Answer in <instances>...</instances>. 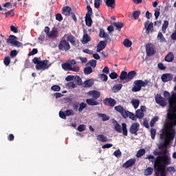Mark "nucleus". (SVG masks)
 <instances>
[{"instance_id": "28", "label": "nucleus", "mask_w": 176, "mask_h": 176, "mask_svg": "<svg viewBox=\"0 0 176 176\" xmlns=\"http://www.w3.org/2000/svg\"><path fill=\"white\" fill-rule=\"evenodd\" d=\"M113 25L114 27H116L117 30L120 31V30H122V28L124 27V23H123L122 22H114Z\"/></svg>"}, {"instance_id": "62", "label": "nucleus", "mask_w": 176, "mask_h": 176, "mask_svg": "<svg viewBox=\"0 0 176 176\" xmlns=\"http://www.w3.org/2000/svg\"><path fill=\"white\" fill-rule=\"evenodd\" d=\"M87 13L86 14H89V16H92L93 10L91 9V7H90V6H87Z\"/></svg>"}, {"instance_id": "55", "label": "nucleus", "mask_w": 176, "mask_h": 176, "mask_svg": "<svg viewBox=\"0 0 176 176\" xmlns=\"http://www.w3.org/2000/svg\"><path fill=\"white\" fill-rule=\"evenodd\" d=\"M114 156L116 157H122V151H120V149H118L117 151L113 152Z\"/></svg>"}, {"instance_id": "60", "label": "nucleus", "mask_w": 176, "mask_h": 176, "mask_svg": "<svg viewBox=\"0 0 176 176\" xmlns=\"http://www.w3.org/2000/svg\"><path fill=\"white\" fill-rule=\"evenodd\" d=\"M107 33L105 32V31L104 30V29L101 28L100 30V32H99V36L100 38H104V36H106Z\"/></svg>"}, {"instance_id": "24", "label": "nucleus", "mask_w": 176, "mask_h": 176, "mask_svg": "<svg viewBox=\"0 0 176 176\" xmlns=\"http://www.w3.org/2000/svg\"><path fill=\"white\" fill-rule=\"evenodd\" d=\"M76 41V38H75V36H74V35L70 34L67 36V42H69L72 45H73V46H75Z\"/></svg>"}, {"instance_id": "12", "label": "nucleus", "mask_w": 176, "mask_h": 176, "mask_svg": "<svg viewBox=\"0 0 176 176\" xmlns=\"http://www.w3.org/2000/svg\"><path fill=\"white\" fill-rule=\"evenodd\" d=\"M144 112H146V107L141 106L140 109H138L135 111L136 118L137 119H142L145 114Z\"/></svg>"}, {"instance_id": "43", "label": "nucleus", "mask_w": 176, "mask_h": 176, "mask_svg": "<svg viewBox=\"0 0 176 176\" xmlns=\"http://www.w3.org/2000/svg\"><path fill=\"white\" fill-rule=\"evenodd\" d=\"M145 152H146L145 149L144 148L140 149L136 153V157H141L144 156V155H145Z\"/></svg>"}, {"instance_id": "47", "label": "nucleus", "mask_w": 176, "mask_h": 176, "mask_svg": "<svg viewBox=\"0 0 176 176\" xmlns=\"http://www.w3.org/2000/svg\"><path fill=\"white\" fill-rule=\"evenodd\" d=\"M98 78H100V79H101L102 82H107V80H108V76H107V74H100L98 76Z\"/></svg>"}, {"instance_id": "1", "label": "nucleus", "mask_w": 176, "mask_h": 176, "mask_svg": "<svg viewBox=\"0 0 176 176\" xmlns=\"http://www.w3.org/2000/svg\"><path fill=\"white\" fill-rule=\"evenodd\" d=\"M160 151H163L162 155L157 156L154 161V168L156 176H167V166L171 164V157L167 155V144L164 142L158 146Z\"/></svg>"}, {"instance_id": "40", "label": "nucleus", "mask_w": 176, "mask_h": 176, "mask_svg": "<svg viewBox=\"0 0 176 176\" xmlns=\"http://www.w3.org/2000/svg\"><path fill=\"white\" fill-rule=\"evenodd\" d=\"M93 72V68L91 67H86L84 69V74L85 75H90Z\"/></svg>"}, {"instance_id": "9", "label": "nucleus", "mask_w": 176, "mask_h": 176, "mask_svg": "<svg viewBox=\"0 0 176 176\" xmlns=\"http://www.w3.org/2000/svg\"><path fill=\"white\" fill-rule=\"evenodd\" d=\"M114 109L115 111L120 113L121 116H122L124 119H127L129 118V116L127 115L129 111L124 109V108H123V107H122L121 105L116 106L114 107Z\"/></svg>"}, {"instance_id": "30", "label": "nucleus", "mask_w": 176, "mask_h": 176, "mask_svg": "<svg viewBox=\"0 0 176 176\" xmlns=\"http://www.w3.org/2000/svg\"><path fill=\"white\" fill-rule=\"evenodd\" d=\"M131 102L135 109H137L140 107V100L138 99H133Z\"/></svg>"}, {"instance_id": "59", "label": "nucleus", "mask_w": 176, "mask_h": 176, "mask_svg": "<svg viewBox=\"0 0 176 176\" xmlns=\"http://www.w3.org/2000/svg\"><path fill=\"white\" fill-rule=\"evenodd\" d=\"M56 32H57V31H56V30H52L50 33L47 34V35L50 38H56Z\"/></svg>"}, {"instance_id": "5", "label": "nucleus", "mask_w": 176, "mask_h": 176, "mask_svg": "<svg viewBox=\"0 0 176 176\" xmlns=\"http://www.w3.org/2000/svg\"><path fill=\"white\" fill-rule=\"evenodd\" d=\"M149 80H136L133 82V87H132V91L137 93V91H140L142 87H146L149 85Z\"/></svg>"}, {"instance_id": "57", "label": "nucleus", "mask_w": 176, "mask_h": 176, "mask_svg": "<svg viewBox=\"0 0 176 176\" xmlns=\"http://www.w3.org/2000/svg\"><path fill=\"white\" fill-rule=\"evenodd\" d=\"M51 89H52L53 91H60L61 90V87L59 85H53L51 87Z\"/></svg>"}, {"instance_id": "26", "label": "nucleus", "mask_w": 176, "mask_h": 176, "mask_svg": "<svg viewBox=\"0 0 176 176\" xmlns=\"http://www.w3.org/2000/svg\"><path fill=\"white\" fill-rule=\"evenodd\" d=\"M97 140L100 142H107V141H108V138L102 134H100L97 135Z\"/></svg>"}, {"instance_id": "32", "label": "nucleus", "mask_w": 176, "mask_h": 176, "mask_svg": "<svg viewBox=\"0 0 176 176\" xmlns=\"http://www.w3.org/2000/svg\"><path fill=\"white\" fill-rule=\"evenodd\" d=\"M61 67L65 71H71L72 65L69 63H63Z\"/></svg>"}, {"instance_id": "52", "label": "nucleus", "mask_w": 176, "mask_h": 176, "mask_svg": "<svg viewBox=\"0 0 176 176\" xmlns=\"http://www.w3.org/2000/svg\"><path fill=\"white\" fill-rule=\"evenodd\" d=\"M5 16L6 17H9V16H11V17H13V16H14V10H11L6 12Z\"/></svg>"}, {"instance_id": "31", "label": "nucleus", "mask_w": 176, "mask_h": 176, "mask_svg": "<svg viewBox=\"0 0 176 176\" xmlns=\"http://www.w3.org/2000/svg\"><path fill=\"white\" fill-rule=\"evenodd\" d=\"M114 122H116L114 126L116 131H117V133H122V126L120 124H119V123H118V121L114 120Z\"/></svg>"}, {"instance_id": "37", "label": "nucleus", "mask_w": 176, "mask_h": 176, "mask_svg": "<svg viewBox=\"0 0 176 176\" xmlns=\"http://www.w3.org/2000/svg\"><path fill=\"white\" fill-rule=\"evenodd\" d=\"M127 115H128V118H129V119H131V120H134L135 122H137L136 114H134L133 113L128 111Z\"/></svg>"}, {"instance_id": "19", "label": "nucleus", "mask_w": 176, "mask_h": 176, "mask_svg": "<svg viewBox=\"0 0 176 176\" xmlns=\"http://www.w3.org/2000/svg\"><path fill=\"white\" fill-rule=\"evenodd\" d=\"M105 5L106 6H107V8H110L111 9H115V7L116 6V0H106Z\"/></svg>"}, {"instance_id": "54", "label": "nucleus", "mask_w": 176, "mask_h": 176, "mask_svg": "<svg viewBox=\"0 0 176 176\" xmlns=\"http://www.w3.org/2000/svg\"><path fill=\"white\" fill-rule=\"evenodd\" d=\"M59 117L64 120H67V115L65 111H59Z\"/></svg>"}, {"instance_id": "10", "label": "nucleus", "mask_w": 176, "mask_h": 176, "mask_svg": "<svg viewBox=\"0 0 176 176\" xmlns=\"http://www.w3.org/2000/svg\"><path fill=\"white\" fill-rule=\"evenodd\" d=\"M139 131H140V123L134 122L131 125V127L129 129V132L131 133V134L138 135Z\"/></svg>"}, {"instance_id": "33", "label": "nucleus", "mask_w": 176, "mask_h": 176, "mask_svg": "<svg viewBox=\"0 0 176 176\" xmlns=\"http://www.w3.org/2000/svg\"><path fill=\"white\" fill-rule=\"evenodd\" d=\"M16 41V37L14 35H10L9 36V38L7 39L6 42L7 43H10L12 45V46L13 45V44Z\"/></svg>"}, {"instance_id": "17", "label": "nucleus", "mask_w": 176, "mask_h": 176, "mask_svg": "<svg viewBox=\"0 0 176 176\" xmlns=\"http://www.w3.org/2000/svg\"><path fill=\"white\" fill-rule=\"evenodd\" d=\"M84 35L82 37V43H83V45L87 43V42H90V41H91V37H90V36H89V34H87V30H84Z\"/></svg>"}, {"instance_id": "16", "label": "nucleus", "mask_w": 176, "mask_h": 176, "mask_svg": "<svg viewBox=\"0 0 176 176\" xmlns=\"http://www.w3.org/2000/svg\"><path fill=\"white\" fill-rule=\"evenodd\" d=\"M135 159H130L129 160H127L123 165L122 167L124 168H129L130 167H131L132 166H134V164H135Z\"/></svg>"}, {"instance_id": "46", "label": "nucleus", "mask_w": 176, "mask_h": 176, "mask_svg": "<svg viewBox=\"0 0 176 176\" xmlns=\"http://www.w3.org/2000/svg\"><path fill=\"white\" fill-rule=\"evenodd\" d=\"M66 116H75V112L72 109H67L65 111Z\"/></svg>"}, {"instance_id": "53", "label": "nucleus", "mask_w": 176, "mask_h": 176, "mask_svg": "<svg viewBox=\"0 0 176 176\" xmlns=\"http://www.w3.org/2000/svg\"><path fill=\"white\" fill-rule=\"evenodd\" d=\"M151 138L152 140H155V137H156V129L151 128Z\"/></svg>"}, {"instance_id": "7", "label": "nucleus", "mask_w": 176, "mask_h": 176, "mask_svg": "<svg viewBox=\"0 0 176 176\" xmlns=\"http://www.w3.org/2000/svg\"><path fill=\"white\" fill-rule=\"evenodd\" d=\"M58 47L60 52H68L71 49V45L67 40H61L58 43Z\"/></svg>"}, {"instance_id": "2", "label": "nucleus", "mask_w": 176, "mask_h": 176, "mask_svg": "<svg viewBox=\"0 0 176 176\" xmlns=\"http://www.w3.org/2000/svg\"><path fill=\"white\" fill-rule=\"evenodd\" d=\"M168 114V118L170 120L171 124H165L164 129H162V133L160 135V138L162 140H165V141H173L175 138V129L173 126H176V112L170 111Z\"/></svg>"}, {"instance_id": "11", "label": "nucleus", "mask_w": 176, "mask_h": 176, "mask_svg": "<svg viewBox=\"0 0 176 176\" xmlns=\"http://www.w3.org/2000/svg\"><path fill=\"white\" fill-rule=\"evenodd\" d=\"M103 104L107 107H111V108H113V107L116 105V101L112 98H106L103 100Z\"/></svg>"}, {"instance_id": "3", "label": "nucleus", "mask_w": 176, "mask_h": 176, "mask_svg": "<svg viewBox=\"0 0 176 176\" xmlns=\"http://www.w3.org/2000/svg\"><path fill=\"white\" fill-rule=\"evenodd\" d=\"M87 95L92 97V98L86 99V102L88 105L94 107L101 104V101H102V100H98V98L101 97V93H100V91L97 90L89 91L87 93Z\"/></svg>"}, {"instance_id": "29", "label": "nucleus", "mask_w": 176, "mask_h": 176, "mask_svg": "<svg viewBox=\"0 0 176 176\" xmlns=\"http://www.w3.org/2000/svg\"><path fill=\"white\" fill-rule=\"evenodd\" d=\"M122 134L123 135H125V137H127L128 135V131H127V124H126V123H122Z\"/></svg>"}, {"instance_id": "27", "label": "nucleus", "mask_w": 176, "mask_h": 176, "mask_svg": "<svg viewBox=\"0 0 176 176\" xmlns=\"http://www.w3.org/2000/svg\"><path fill=\"white\" fill-rule=\"evenodd\" d=\"M74 82L76 85H78V86H82V85H83L82 78L79 76H74Z\"/></svg>"}, {"instance_id": "25", "label": "nucleus", "mask_w": 176, "mask_h": 176, "mask_svg": "<svg viewBox=\"0 0 176 176\" xmlns=\"http://www.w3.org/2000/svg\"><path fill=\"white\" fill-rule=\"evenodd\" d=\"M165 61H167V63L174 61V54H173V52H169L165 57Z\"/></svg>"}, {"instance_id": "64", "label": "nucleus", "mask_w": 176, "mask_h": 176, "mask_svg": "<svg viewBox=\"0 0 176 176\" xmlns=\"http://www.w3.org/2000/svg\"><path fill=\"white\" fill-rule=\"evenodd\" d=\"M166 171H168L169 173H175L176 170L174 166H168L166 168Z\"/></svg>"}, {"instance_id": "6", "label": "nucleus", "mask_w": 176, "mask_h": 176, "mask_svg": "<svg viewBox=\"0 0 176 176\" xmlns=\"http://www.w3.org/2000/svg\"><path fill=\"white\" fill-rule=\"evenodd\" d=\"M50 65H49V60H40L38 65H36V69L37 71H45V69H49Z\"/></svg>"}, {"instance_id": "56", "label": "nucleus", "mask_w": 176, "mask_h": 176, "mask_svg": "<svg viewBox=\"0 0 176 176\" xmlns=\"http://www.w3.org/2000/svg\"><path fill=\"white\" fill-rule=\"evenodd\" d=\"M154 16L155 17V20H157L159 19V16H160V9H155Z\"/></svg>"}, {"instance_id": "14", "label": "nucleus", "mask_w": 176, "mask_h": 176, "mask_svg": "<svg viewBox=\"0 0 176 176\" xmlns=\"http://www.w3.org/2000/svg\"><path fill=\"white\" fill-rule=\"evenodd\" d=\"M173 78L174 76L173 75V74L170 73L164 74L161 76L162 81L164 83H167V82H171V80H173Z\"/></svg>"}, {"instance_id": "4", "label": "nucleus", "mask_w": 176, "mask_h": 176, "mask_svg": "<svg viewBox=\"0 0 176 176\" xmlns=\"http://www.w3.org/2000/svg\"><path fill=\"white\" fill-rule=\"evenodd\" d=\"M164 97L168 101L170 112H176V93L173 92L170 95V92L165 91Z\"/></svg>"}, {"instance_id": "35", "label": "nucleus", "mask_w": 176, "mask_h": 176, "mask_svg": "<svg viewBox=\"0 0 176 176\" xmlns=\"http://www.w3.org/2000/svg\"><path fill=\"white\" fill-rule=\"evenodd\" d=\"M153 174V168L148 167L144 170V175L148 176L152 175Z\"/></svg>"}, {"instance_id": "41", "label": "nucleus", "mask_w": 176, "mask_h": 176, "mask_svg": "<svg viewBox=\"0 0 176 176\" xmlns=\"http://www.w3.org/2000/svg\"><path fill=\"white\" fill-rule=\"evenodd\" d=\"M98 116L99 118H102V122H107V120H109L110 119L109 116L107 114L99 113Z\"/></svg>"}, {"instance_id": "23", "label": "nucleus", "mask_w": 176, "mask_h": 176, "mask_svg": "<svg viewBox=\"0 0 176 176\" xmlns=\"http://www.w3.org/2000/svg\"><path fill=\"white\" fill-rule=\"evenodd\" d=\"M94 85V80L93 79H89L83 82V87H91Z\"/></svg>"}, {"instance_id": "42", "label": "nucleus", "mask_w": 176, "mask_h": 176, "mask_svg": "<svg viewBox=\"0 0 176 176\" xmlns=\"http://www.w3.org/2000/svg\"><path fill=\"white\" fill-rule=\"evenodd\" d=\"M87 65H90L92 68H96L97 67V60H91L87 63Z\"/></svg>"}, {"instance_id": "36", "label": "nucleus", "mask_w": 176, "mask_h": 176, "mask_svg": "<svg viewBox=\"0 0 176 176\" xmlns=\"http://www.w3.org/2000/svg\"><path fill=\"white\" fill-rule=\"evenodd\" d=\"M120 79V80H126L127 82V72H125V71L121 72Z\"/></svg>"}, {"instance_id": "48", "label": "nucleus", "mask_w": 176, "mask_h": 176, "mask_svg": "<svg viewBox=\"0 0 176 176\" xmlns=\"http://www.w3.org/2000/svg\"><path fill=\"white\" fill-rule=\"evenodd\" d=\"M140 14H141V11L140 10L135 11L133 12V19H135V20H137L140 17Z\"/></svg>"}, {"instance_id": "61", "label": "nucleus", "mask_w": 176, "mask_h": 176, "mask_svg": "<svg viewBox=\"0 0 176 176\" xmlns=\"http://www.w3.org/2000/svg\"><path fill=\"white\" fill-rule=\"evenodd\" d=\"M38 54V49L33 48L31 52H29L28 56H34V54Z\"/></svg>"}, {"instance_id": "45", "label": "nucleus", "mask_w": 176, "mask_h": 176, "mask_svg": "<svg viewBox=\"0 0 176 176\" xmlns=\"http://www.w3.org/2000/svg\"><path fill=\"white\" fill-rule=\"evenodd\" d=\"M87 107V104L85 102H82L80 104H79L78 112H82L83 109Z\"/></svg>"}, {"instance_id": "8", "label": "nucleus", "mask_w": 176, "mask_h": 176, "mask_svg": "<svg viewBox=\"0 0 176 176\" xmlns=\"http://www.w3.org/2000/svg\"><path fill=\"white\" fill-rule=\"evenodd\" d=\"M156 53V48L152 43H148L146 45V54L148 57L153 56Z\"/></svg>"}, {"instance_id": "58", "label": "nucleus", "mask_w": 176, "mask_h": 176, "mask_svg": "<svg viewBox=\"0 0 176 176\" xmlns=\"http://www.w3.org/2000/svg\"><path fill=\"white\" fill-rule=\"evenodd\" d=\"M154 156H162L163 155V150H160V151H154L153 152Z\"/></svg>"}, {"instance_id": "39", "label": "nucleus", "mask_w": 176, "mask_h": 176, "mask_svg": "<svg viewBox=\"0 0 176 176\" xmlns=\"http://www.w3.org/2000/svg\"><path fill=\"white\" fill-rule=\"evenodd\" d=\"M157 39H159L160 42H161L162 43H163V42H166V38H164L162 32H158Z\"/></svg>"}, {"instance_id": "34", "label": "nucleus", "mask_w": 176, "mask_h": 176, "mask_svg": "<svg viewBox=\"0 0 176 176\" xmlns=\"http://www.w3.org/2000/svg\"><path fill=\"white\" fill-rule=\"evenodd\" d=\"M123 45L125 47H131L133 43L129 38H125L123 41Z\"/></svg>"}, {"instance_id": "50", "label": "nucleus", "mask_w": 176, "mask_h": 176, "mask_svg": "<svg viewBox=\"0 0 176 176\" xmlns=\"http://www.w3.org/2000/svg\"><path fill=\"white\" fill-rule=\"evenodd\" d=\"M101 2H102V0H94V8H96V9H100Z\"/></svg>"}, {"instance_id": "49", "label": "nucleus", "mask_w": 176, "mask_h": 176, "mask_svg": "<svg viewBox=\"0 0 176 176\" xmlns=\"http://www.w3.org/2000/svg\"><path fill=\"white\" fill-rule=\"evenodd\" d=\"M3 63H4V65H6V67L9 66V65L10 64V57L6 56L4 58Z\"/></svg>"}, {"instance_id": "63", "label": "nucleus", "mask_w": 176, "mask_h": 176, "mask_svg": "<svg viewBox=\"0 0 176 176\" xmlns=\"http://www.w3.org/2000/svg\"><path fill=\"white\" fill-rule=\"evenodd\" d=\"M109 78H111V79H118V74L116 72H111L109 74Z\"/></svg>"}, {"instance_id": "51", "label": "nucleus", "mask_w": 176, "mask_h": 176, "mask_svg": "<svg viewBox=\"0 0 176 176\" xmlns=\"http://www.w3.org/2000/svg\"><path fill=\"white\" fill-rule=\"evenodd\" d=\"M72 108L74 111L78 112V111H79V102H76L75 103L72 104Z\"/></svg>"}, {"instance_id": "18", "label": "nucleus", "mask_w": 176, "mask_h": 176, "mask_svg": "<svg viewBox=\"0 0 176 176\" xmlns=\"http://www.w3.org/2000/svg\"><path fill=\"white\" fill-rule=\"evenodd\" d=\"M105 47H107V43H105V41H100L97 46L96 52H98V53H100V52L104 50Z\"/></svg>"}, {"instance_id": "15", "label": "nucleus", "mask_w": 176, "mask_h": 176, "mask_svg": "<svg viewBox=\"0 0 176 176\" xmlns=\"http://www.w3.org/2000/svg\"><path fill=\"white\" fill-rule=\"evenodd\" d=\"M144 27L146 28V34L153 32V23H149V21H146L144 23Z\"/></svg>"}, {"instance_id": "13", "label": "nucleus", "mask_w": 176, "mask_h": 176, "mask_svg": "<svg viewBox=\"0 0 176 176\" xmlns=\"http://www.w3.org/2000/svg\"><path fill=\"white\" fill-rule=\"evenodd\" d=\"M155 102L161 107H166V105H167V102H166V99L162 97V95L160 94H157V96L155 97Z\"/></svg>"}, {"instance_id": "38", "label": "nucleus", "mask_w": 176, "mask_h": 176, "mask_svg": "<svg viewBox=\"0 0 176 176\" xmlns=\"http://www.w3.org/2000/svg\"><path fill=\"white\" fill-rule=\"evenodd\" d=\"M122 87H123V85L117 84L113 87V89L114 90V93H118V91L122 90Z\"/></svg>"}, {"instance_id": "21", "label": "nucleus", "mask_w": 176, "mask_h": 176, "mask_svg": "<svg viewBox=\"0 0 176 176\" xmlns=\"http://www.w3.org/2000/svg\"><path fill=\"white\" fill-rule=\"evenodd\" d=\"M85 24L87 27H90L93 25V19H91V15L86 14L85 16Z\"/></svg>"}, {"instance_id": "44", "label": "nucleus", "mask_w": 176, "mask_h": 176, "mask_svg": "<svg viewBox=\"0 0 176 176\" xmlns=\"http://www.w3.org/2000/svg\"><path fill=\"white\" fill-rule=\"evenodd\" d=\"M168 28V21H164L163 25H162V32L164 34L166 33V30H167V28Z\"/></svg>"}, {"instance_id": "20", "label": "nucleus", "mask_w": 176, "mask_h": 176, "mask_svg": "<svg viewBox=\"0 0 176 176\" xmlns=\"http://www.w3.org/2000/svg\"><path fill=\"white\" fill-rule=\"evenodd\" d=\"M137 76V72L135 71H131L127 74V82H130V80H133L134 78Z\"/></svg>"}, {"instance_id": "22", "label": "nucleus", "mask_w": 176, "mask_h": 176, "mask_svg": "<svg viewBox=\"0 0 176 176\" xmlns=\"http://www.w3.org/2000/svg\"><path fill=\"white\" fill-rule=\"evenodd\" d=\"M72 9L69 6H66L63 8V14H65V16H67V17L71 16V11Z\"/></svg>"}]
</instances>
